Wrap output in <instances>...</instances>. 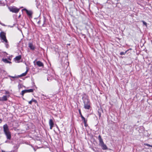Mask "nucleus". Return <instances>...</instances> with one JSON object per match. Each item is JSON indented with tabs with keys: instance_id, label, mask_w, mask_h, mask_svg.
<instances>
[{
	"instance_id": "1",
	"label": "nucleus",
	"mask_w": 152,
	"mask_h": 152,
	"mask_svg": "<svg viewBox=\"0 0 152 152\" xmlns=\"http://www.w3.org/2000/svg\"><path fill=\"white\" fill-rule=\"evenodd\" d=\"M3 128L4 133L6 136L7 139L8 140H10L11 138V135L7 124L4 125Z\"/></svg>"
},
{
	"instance_id": "2",
	"label": "nucleus",
	"mask_w": 152,
	"mask_h": 152,
	"mask_svg": "<svg viewBox=\"0 0 152 152\" xmlns=\"http://www.w3.org/2000/svg\"><path fill=\"white\" fill-rule=\"evenodd\" d=\"M98 139L99 140V145L101 147L102 149L104 150L107 149V147L106 145L104 144L103 141V139L102 138L101 136L100 135H99L98 136Z\"/></svg>"
},
{
	"instance_id": "3",
	"label": "nucleus",
	"mask_w": 152,
	"mask_h": 152,
	"mask_svg": "<svg viewBox=\"0 0 152 152\" xmlns=\"http://www.w3.org/2000/svg\"><path fill=\"white\" fill-rule=\"evenodd\" d=\"M0 37L2 40H3V42H5L6 46L7 48L9 47V45L8 44V41L6 38V33L4 32H1L0 33Z\"/></svg>"
},
{
	"instance_id": "4",
	"label": "nucleus",
	"mask_w": 152,
	"mask_h": 152,
	"mask_svg": "<svg viewBox=\"0 0 152 152\" xmlns=\"http://www.w3.org/2000/svg\"><path fill=\"white\" fill-rule=\"evenodd\" d=\"M84 107L86 109H89L90 107L89 103V101L88 99H85L83 100Z\"/></svg>"
},
{
	"instance_id": "5",
	"label": "nucleus",
	"mask_w": 152,
	"mask_h": 152,
	"mask_svg": "<svg viewBox=\"0 0 152 152\" xmlns=\"http://www.w3.org/2000/svg\"><path fill=\"white\" fill-rule=\"evenodd\" d=\"M9 9L10 11L15 13H17L19 10V9L16 7H10Z\"/></svg>"
},
{
	"instance_id": "6",
	"label": "nucleus",
	"mask_w": 152,
	"mask_h": 152,
	"mask_svg": "<svg viewBox=\"0 0 152 152\" xmlns=\"http://www.w3.org/2000/svg\"><path fill=\"white\" fill-rule=\"evenodd\" d=\"M33 91V89H31L28 90H23L21 92V94L23 96L24 94L28 93V92H32Z\"/></svg>"
},
{
	"instance_id": "7",
	"label": "nucleus",
	"mask_w": 152,
	"mask_h": 152,
	"mask_svg": "<svg viewBox=\"0 0 152 152\" xmlns=\"http://www.w3.org/2000/svg\"><path fill=\"white\" fill-rule=\"evenodd\" d=\"M49 124L50 126V129H51L54 125V123L52 119H50V120Z\"/></svg>"
},
{
	"instance_id": "8",
	"label": "nucleus",
	"mask_w": 152,
	"mask_h": 152,
	"mask_svg": "<svg viewBox=\"0 0 152 152\" xmlns=\"http://www.w3.org/2000/svg\"><path fill=\"white\" fill-rule=\"evenodd\" d=\"M7 100V96H4L2 97H0V101H6Z\"/></svg>"
},
{
	"instance_id": "9",
	"label": "nucleus",
	"mask_w": 152,
	"mask_h": 152,
	"mask_svg": "<svg viewBox=\"0 0 152 152\" xmlns=\"http://www.w3.org/2000/svg\"><path fill=\"white\" fill-rule=\"evenodd\" d=\"M21 58V56L20 55L17 56L16 57L14 58V59L15 61H17L16 62L17 63H19V62L18 61L19 60H20Z\"/></svg>"
},
{
	"instance_id": "10",
	"label": "nucleus",
	"mask_w": 152,
	"mask_h": 152,
	"mask_svg": "<svg viewBox=\"0 0 152 152\" xmlns=\"http://www.w3.org/2000/svg\"><path fill=\"white\" fill-rule=\"evenodd\" d=\"M37 64L39 67H43V63L40 61H37L36 62Z\"/></svg>"
},
{
	"instance_id": "11",
	"label": "nucleus",
	"mask_w": 152,
	"mask_h": 152,
	"mask_svg": "<svg viewBox=\"0 0 152 152\" xmlns=\"http://www.w3.org/2000/svg\"><path fill=\"white\" fill-rule=\"evenodd\" d=\"M26 70L25 72L22 73L20 75H18V76H19V77H22V76H25L27 74V72H28V68L27 67H26Z\"/></svg>"
},
{
	"instance_id": "12",
	"label": "nucleus",
	"mask_w": 152,
	"mask_h": 152,
	"mask_svg": "<svg viewBox=\"0 0 152 152\" xmlns=\"http://www.w3.org/2000/svg\"><path fill=\"white\" fill-rule=\"evenodd\" d=\"M79 112L82 120L83 121L84 123L86 124L87 122V121H86V120L85 118H84V117H83V116L82 115L81 113L80 110H79Z\"/></svg>"
},
{
	"instance_id": "13",
	"label": "nucleus",
	"mask_w": 152,
	"mask_h": 152,
	"mask_svg": "<svg viewBox=\"0 0 152 152\" xmlns=\"http://www.w3.org/2000/svg\"><path fill=\"white\" fill-rule=\"evenodd\" d=\"M24 10L26 11V12L27 14L29 16H31L32 14V12L31 11H29L27 10V9H24Z\"/></svg>"
},
{
	"instance_id": "14",
	"label": "nucleus",
	"mask_w": 152,
	"mask_h": 152,
	"mask_svg": "<svg viewBox=\"0 0 152 152\" xmlns=\"http://www.w3.org/2000/svg\"><path fill=\"white\" fill-rule=\"evenodd\" d=\"M28 46L31 50H34L35 49L34 46L33 45L32 43H29L28 44Z\"/></svg>"
},
{
	"instance_id": "15",
	"label": "nucleus",
	"mask_w": 152,
	"mask_h": 152,
	"mask_svg": "<svg viewBox=\"0 0 152 152\" xmlns=\"http://www.w3.org/2000/svg\"><path fill=\"white\" fill-rule=\"evenodd\" d=\"M2 61L4 63H11V62L8 61L7 59H2Z\"/></svg>"
},
{
	"instance_id": "16",
	"label": "nucleus",
	"mask_w": 152,
	"mask_h": 152,
	"mask_svg": "<svg viewBox=\"0 0 152 152\" xmlns=\"http://www.w3.org/2000/svg\"><path fill=\"white\" fill-rule=\"evenodd\" d=\"M8 76L10 77H11V78H14V79L17 78L19 77V76H18V75L15 76H11L10 75H9Z\"/></svg>"
},
{
	"instance_id": "17",
	"label": "nucleus",
	"mask_w": 152,
	"mask_h": 152,
	"mask_svg": "<svg viewBox=\"0 0 152 152\" xmlns=\"http://www.w3.org/2000/svg\"><path fill=\"white\" fill-rule=\"evenodd\" d=\"M126 53V52H121L120 53V54L121 55H124Z\"/></svg>"
},
{
	"instance_id": "18",
	"label": "nucleus",
	"mask_w": 152,
	"mask_h": 152,
	"mask_svg": "<svg viewBox=\"0 0 152 152\" xmlns=\"http://www.w3.org/2000/svg\"><path fill=\"white\" fill-rule=\"evenodd\" d=\"M144 145H146V146H148V147H151L152 148V145H151L149 144H147V143H145V144H144Z\"/></svg>"
},
{
	"instance_id": "19",
	"label": "nucleus",
	"mask_w": 152,
	"mask_h": 152,
	"mask_svg": "<svg viewBox=\"0 0 152 152\" xmlns=\"http://www.w3.org/2000/svg\"><path fill=\"white\" fill-rule=\"evenodd\" d=\"M31 100L32 102H35V103H37V101L36 100H35L33 99H32Z\"/></svg>"
},
{
	"instance_id": "20",
	"label": "nucleus",
	"mask_w": 152,
	"mask_h": 152,
	"mask_svg": "<svg viewBox=\"0 0 152 152\" xmlns=\"http://www.w3.org/2000/svg\"><path fill=\"white\" fill-rule=\"evenodd\" d=\"M142 22L143 23L144 25H145V26H147V23L146 22H145L144 21H142Z\"/></svg>"
},
{
	"instance_id": "21",
	"label": "nucleus",
	"mask_w": 152,
	"mask_h": 152,
	"mask_svg": "<svg viewBox=\"0 0 152 152\" xmlns=\"http://www.w3.org/2000/svg\"><path fill=\"white\" fill-rule=\"evenodd\" d=\"M98 114H99V117H100L101 116V113L99 111H98Z\"/></svg>"
},
{
	"instance_id": "22",
	"label": "nucleus",
	"mask_w": 152,
	"mask_h": 152,
	"mask_svg": "<svg viewBox=\"0 0 152 152\" xmlns=\"http://www.w3.org/2000/svg\"><path fill=\"white\" fill-rule=\"evenodd\" d=\"M45 18H44V23H43V24L42 25V26H44V25L45 23Z\"/></svg>"
},
{
	"instance_id": "23",
	"label": "nucleus",
	"mask_w": 152,
	"mask_h": 152,
	"mask_svg": "<svg viewBox=\"0 0 152 152\" xmlns=\"http://www.w3.org/2000/svg\"><path fill=\"white\" fill-rule=\"evenodd\" d=\"M0 24L2 25V26H6V25H5L4 24V23H0Z\"/></svg>"
},
{
	"instance_id": "24",
	"label": "nucleus",
	"mask_w": 152,
	"mask_h": 152,
	"mask_svg": "<svg viewBox=\"0 0 152 152\" xmlns=\"http://www.w3.org/2000/svg\"><path fill=\"white\" fill-rule=\"evenodd\" d=\"M32 102L31 100L30 101L28 102V103L30 104H32Z\"/></svg>"
},
{
	"instance_id": "25",
	"label": "nucleus",
	"mask_w": 152,
	"mask_h": 152,
	"mask_svg": "<svg viewBox=\"0 0 152 152\" xmlns=\"http://www.w3.org/2000/svg\"><path fill=\"white\" fill-rule=\"evenodd\" d=\"M40 23V20H39L38 22H37V23L39 24Z\"/></svg>"
},
{
	"instance_id": "26",
	"label": "nucleus",
	"mask_w": 152,
	"mask_h": 152,
	"mask_svg": "<svg viewBox=\"0 0 152 152\" xmlns=\"http://www.w3.org/2000/svg\"><path fill=\"white\" fill-rule=\"evenodd\" d=\"M2 122V120L0 118V123H1Z\"/></svg>"
},
{
	"instance_id": "27",
	"label": "nucleus",
	"mask_w": 152,
	"mask_h": 152,
	"mask_svg": "<svg viewBox=\"0 0 152 152\" xmlns=\"http://www.w3.org/2000/svg\"><path fill=\"white\" fill-rule=\"evenodd\" d=\"M10 80L12 81H13V80H12V79H10Z\"/></svg>"
},
{
	"instance_id": "28",
	"label": "nucleus",
	"mask_w": 152,
	"mask_h": 152,
	"mask_svg": "<svg viewBox=\"0 0 152 152\" xmlns=\"http://www.w3.org/2000/svg\"><path fill=\"white\" fill-rule=\"evenodd\" d=\"M20 85L21 86V84H19L18 86H19Z\"/></svg>"
},
{
	"instance_id": "29",
	"label": "nucleus",
	"mask_w": 152,
	"mask_h": 152,
	"mask_svg": "<svg viewBox=\"0 0 152 152\" xmlns=\"http://www.w3.org/2000/svg\"><path fill=\"white\" fill-rule=\"evenodd\" d=\"M84 35L85 36L84 37H85L86 36H85V35Z\"/></svg>"
}]
</instances>
